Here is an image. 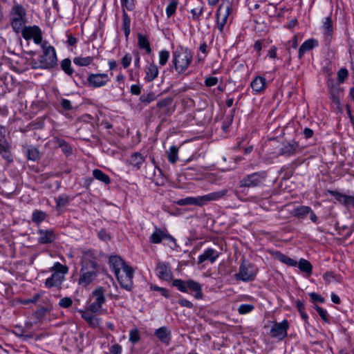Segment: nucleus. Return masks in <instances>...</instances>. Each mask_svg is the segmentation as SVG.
Instances as JSON below:
<instances>
[{"label":"nucleus","instance_id":"4be33fe9","mask_svg":"<svg viewBox=\"0 0 354 354\" xmlns=\"http://www.w3.org/2000/svg\"><path fill=\"white\" fill-rule=\"evenodd\" d=\"M318 46V41L315 39H309L305 41L299 49V58L301 59L304 53L313 49Z\"/></svg>","mask_w":354,"mask_h":354},{"label":"nucleus","instance_id":"de8ad7c7","mask_svg":"<svg viewBox=\"0 0 354 354\" xmlns=\"http://www.w3.org/2000/svg\"><path fill=\"white\" fill-rule=\"evenodd\" d=\"M55 201L57 207H64L68 203V197L66 195H61L56 198Z\"/></svg>","mask_w":354,"mask_h":354},{"label":"nucleus","instance_id":"774afa93","mask_svg":"<svg viewBox=\"0 0 354 354\" xmlns=\"http://www.w3.org/2000/svg\"><path fill=\"white\" fill-rule=\"evenodd\" d=\"M122 347L120 345L115 344L113 345L110 348V353L111 354H121Z\"/></svg>","mask_w":354,"mask_h":354},{"label":"nucleus","instance_id":"4c0bfd02","mask_svg":"<svg viewBox=\"0 0 354 354\" xmlns=\"http://www.w3.org/2000/svg\"><path fill=\"white\" fill-rule=\"evenodd\" d=\"M46 217V214L45 212H44L43 211H41V210H35L32 213V221L34 223H40L43 221H44Z\"/></svg>","mask_w":354,"mask_h":354},{"label":"nucleus","instance_id":"a878e982","mask_svg":"<svg viewBox=\"0 0 354 354\" xmlns=\"http://www.w3.org/2000/svg\"><path fill=\"white\" fill-rule=\"evenodd\" d=\"M144 161L145 158L139 152L132 153L129 160V164L136 169H140Z\"/></svg>","mask_w":354,"mask_h":354},{"label":"nucleus","instance_id":"f257e3e1","mask_svg":"<svg viewBox=\"0 0 354 354\" xmlns=\"http://www.w3.org/2000/svg\"><path fill=\"white\" fill-rule=\"evenodd\" d=\"M111 268L113 270L120 286L130 290L133 287V269L128 266L119 256H111L109 259Z\"/></svg>","mask_w":354,"mask_h":354},{"label":"nucleus","instance_id":"b1692460","mask_svg":"<svg viewBox=\"0 0 354 354\" xmlns=\"http://www.w3.org/2000/svg\"><path fill=\"white\" fill-rule=\"evenodd\" d=\"M250 86L256 93H260L266 87V80L262 76H257L252 81Z\"/></svg>","mask_w":354,"mask_h":354},{"label":"nucleus","instance_id":"c756f323","mask_svg":"<svg viewBox=\"0 0 354 354\" xmlns=\"http://www.w3.org/2000/svg\"><path fill=\"white\" fill-rule=\"evenodd\" d=\"M81 313L82 317L91 326L95 327L97 325L98 322L96 317L91 313L90 311H84V310H80L79 311Z\"/></svg>","mask_w":354,"mask_h":354},{"label":"nucleus","instance_id":"aec40b11","mask_svg":"<svg viewBox=\"0 0 354 354\" xmlns=\"http://www.w3.org/2000/svg\"><path fill=\"white\" fill-rule=\"evenodd\" d=\"M299 144L296 142L292 143H288L281 147L279 150V155L289 157L294 156L297 153L299 152Z\"/></svg>","mask_w":354,"mask_h":354},{"label":"nucleus","instance_id":"37998d69","mask_svg":"<svg viewBox=\"0 0 354 354\" xmlns=\"http://www.w3.org/2000/svg\"><path fill=\"white\" fill-rule=\"evenodd\" d=\"M323 29L325 30V32L328 36L331 35L333 30V21L330 17L326 18V20L323 24Z\"/></svg>","mask_w":354,"mask_h":354},{"label":"nucleus","instance_id":"09e8293b","mask_svg":"<svg viewBox=\"0 0 354 354\" xmlns=\"http://www.w3.org/2000/svg\"><path fill=\"white\" fill-rule=\"evenodd\" d=\"M73 304V300L71 297H65L59 301V306L63 308H68Z\"/></svg>","mask_w":354,"mask_h":354},{"label":"nucleus","instance_id":"1a4fd4ad","mask_svg":"<svg viewBox=\"0 0 354 354\" xmlns=\"http://www.w3.org/2000/svg\"><path fill=\"white\" fill-rule=\"evenodd\" d=\"M22 37L26 40L33 39L36 44H41L42 42V32L37 26H24L21 30Z\"/></svg>","mask_w":354,"mask_h":354},{"label":"nucleus","instance_id":"9d476101","mask_svg":"<svg viewBox=\"0 0 354 354\" xmlns=\"http://www.w3.org/2000/svg\"><path fill=\"white\" fill-rule=\"evenodd\" d=\"M289 328L288 322L286 319L281 322H274L270 331V335L272 337L282 340L287 337V330Z\"/></svg>","mask_w":354,"mask_h":354},{"label":"nucleus","instance_id":"052dcab7","mask_svg":"<svg viewBox=\"0 0 354 354\" xmlns=\"http://www.w3.org/2000/svg\"><path fill=\"white\" fill-rule=\"evenodd\" d=\"M218 83V78L216 77H208L205 80V84L207 86H213Z\"/></svg>","mask_w":354,"mask_h":354},{"label":"nucleus","instance_id":"72a5a7b5","mask_svg":"<svg viewBox=\"0 0 354 354\" xmlns=\"http://www.w3.org/2000/svg\"><path fill=\"white\" fill-rule=\"evenodd\" d=\"M178 149L176 146H171L169 148L167 151V158L171 163L174 164L178 160Z\"/></svg>","mask_w":354,"mask_h":354},{"label":"nucleus","instance_id":"412c9836","mask_svg":"<svg viewBox=\"0 0 354 354\" xmlns=\"http://www.w3.org/2000/svg\"><path fill=\"white\" fill-rule=\"evenodd\" d=\"M97 273L95 270H83L81 272L80 277L78 281L80 285L87 286L91 283L96 277Z\"/></svg>","mask_w":354,"mask_h":354},{"label":"nucleus","instance_id":"5701e85b","mask_svg":"<svg viewBox=\"0 0 354 354\" xmlns=\"http://www.w3.org/2000/svg\"><path fill=\"white\" fill-rule=\"evenodd\" d=\"M12 19L18 20H26V12L21 4H15L10 11Z\"/></svg>","mask_w":354,"mask_h":354},{"label":"nucleus","instance_id":"2eb2a0df","mask_svg":"<svg viewBox=\"0 0 354 354\" xmlns=\"http://www.w3.org/2000/svg\"><path fill=\"white\" fill-rule=\"evenodd\" d=\"M39 235L38 241L41 244H48L53 243L57 238L53 230H39L37 232Z\"/></svg>","mask_w":354,"mask_h":354},{"label":"nucleus","instance_id":"0eeeda50","mask_svg":"<svg viewBox=\"0 0 354 354\" xmlns=\"http://www.w3.org/2000/svg\"><path fill=\"white\" fill-rule=\"evenodd\" d=\"M257 274V268L250 261L243 259L239 266V272L234 274L236 279L252 281Z\"/></svg>","mask_w":354,"mask_h":354},{"label":"nucleus","instance_id":"8fccbe9b","mask_svg":"<svg viewBox=\"0 0 354 354\" xmlns=\"http://www.w3.org/2000/svg\"><path fill=\"white\" fill-rule=\"evenodd\" d=\"M314 308L317 310L321 318L325 322H328V315L327 311L317 305H315Z\"/></svg>","mask_w":354,"mask_h":354},{"label":"nucleus","instance_id":"49530a36","mask_svg":"<svg viewBox=\"0 0 354 354\" xmlns=\"http://www.w3.org/2000/svg\"><path fill=\"white\" fill-rule=\"evenodd\" d=\"M169 57V53L167 50H161L159 53V64L161 66H164L168 61Z\"/></svg>","mask_w":354,"mask_h":354},{"label":"nucleus","instance_id":"a19ab883","mask_svg":"<svg viewBox=\"0 0 354 354\" xmlns=\"http://www.w3.org/2000/svg\"><path fill=\"white\" fill-rule=\"evenodd\" d=\"M278 259L281 262L290 266H295L297 264V262L295 260L281 253L278 254Z\"/></svg>","mask_w":354,"mask_h":354},{"label":"nucleus","instance_id":"4468645a","mask_svg":"<svg viewBox=\"0 0 354 354\" xmlns=\"http://www.w3.org/2000/svg\"><path fill=\"white\" fill-rule=\"evenodd\" d=\"M162 239H167L175 242V239L167 230H162L160 228H156L150 236V242L151 243H159Z\"/></svg>","mask_w":354,"mask_h":354},{"label":"nucleus","instance_id":"cd10ccee","mask_svg":"<svg viewBox=\"0 0 354 354\" xmlns=\"http://www.w3.org/2000/svg\"><path fill=\"white\" fill-rule=\"evenodd\" d=\"M138 45L140 49H144L146 50L147 54H150L151 53V49L150 47V44L148 39V37L145 35L139 33L138 35Z\"/></svg>","mask_w":354,"mask_h":354},{"label":"nucleus","instance_id":"7c9ffc66","mask_svg":"<svg viewBox=\"0 0 354 354\" xmlns=\"http://www.w3.org/2000/svg\"><path fill=\"white\" fill-rule=\"evenodd\" d=\"M93 176L97 180L109 185L111 183V179L108 175L104 173L102 171L98 169H95L93 171Z\"/></svg>","mask_w":354,"mask_h":354},{"label":"nucleus","instance_id":"5fc2aeb1","mask_svg":"<svg viewBox=\"0 0 354 354\" xmlns=\"http://www.w3.org/2000/svg\"><path fill=\"white\" fill-rule=\"evenodd\" d=\"M131 60H132V57L131 55V54L129 53H127L121 59V64L122 65V66L124 68H128L131 63Z\"/></svg>","mask_w":354,"mask_h":354},{"label":"nucleus","instance_id":"0e129e2a","mask_svg":"<svg viewBox=\"0 0 354 354\" xmlns=\"http://www.w3.org/2000/svg\"><path fill=\"white\" fill-rule=\"evenodd\" d=\"M171 103V99L169 97L165 98L158 102L156 106L159 108H165Z\"/></svg>","mask_w":354,"mask_h":354},{"label":"nucleus","instance_id":"423d86ee","mask_svg":"<svg viewBox=\"0 0 354 354\" xmlns=\"http://www.w3.org/2000/svg\"><path fill=\"white\" fill-rule=\"evenodd\" d=\"M172 285L182 292L194 293V297L197 299L203 298L202 286L197 281L192 279L183 281L178 279L173 281Z\"/></svg>","mask_w":354,"mask_h":354},{"label":"nucleus","instance_id":"338daca9","mask_svg":"<svg viewBox=\"0 0 354 354\" xmlns=\"http://www.w3.org/2000/svg\"><path fill=\"white\" fill-rule=\"evenodd\" d=\"M99 238L102 241H109L111 239V236L108 234L104 230H102L98 233Z\"/></svg>","mask_w":354,"mask_h":354},{"label":"nucleus","instance_id":"a18cd8bd","mask_svg":"<svg viewBox=\"0 0 354 354\" xmlns=\"http://www.w3.org/2000/svg\"><path fill=\"white\" fill-rule=\"evenodd\" d=\"M337 75L338 82L343 83L348 76V71L346 68H342L338 71Z\"/></svg>","mask_w":354,"mask_h":354},{"label":"nucleus","instance_id":"39448f33","mask_svg":"<svg viewBox=\"0 0 354 354\" xmlns=\"http://www.w3.org/2000/svg\"><path fill=\"white\" fill-rule=\"evenodd\" d=\"M53 272L52 275L45 281V286L48 288L53 287L62 288V285L65 280V275L68 272V268L59 262H56L53 267L50 268Z\"/></svg>","mask_w":354,"mask_h":354},{"label":"nucleus","instance_id":"473e14b6","mask_svg":"<svg viewBox=\"0 0 354 354\" xmlns=\"http://www.w3.org/2000/svg\"><path fill=\"white\" fill-rule=\"evenodd\" d=\"M122 19H123V30L124 31V35L127 37H128L130 34V32H131V29H130L131 19L124 10H123Z\"/></svg>","mask_w":354,"mask_h":354},{"label":"nucleus","instance_id":"c03bdc74","mask_svg":"<svg viewBox=\"0 0 354 354\" xmlns=\"http://www.w3.org/2000/svg\"><path fill=\"white\" fill-rule=\"evenodd\" d=\"M339 93L340 91L337 88H333L330 91V94L333 102L337 105L340 104V98L339 96Z\"/></svg>","mask_w":354,"mask_h":354},{"label":"nucleus","instance_id":"58836bf2","mask_svg":"<svg viewBox=\"0 0 354 354\" xmlns=\"http://www.w3.org/2000/svg\"><path fill=\"white\" fill-rule=\"evenodd\" d=\"M178 4V0L170 1L166 8V14L168 18L171 17L176 12Z\"/></svg>","mask_w":354,"mask_h":354},{"label":"nucleus","instance_id":"6e6d98bb","mask_svg":"<svg viewBox=\"0 0 354 354\" xmlns=\"http://www.w3.org/2000/svg\"><path fill=\"white\" fill-rule=\"evenodd\" d=\"M101 308H102V306L95 301V302L91 304L87 307L86 310L90 311L91 313H98L100 311Z\"/></svg>","mask_w":354,"mask_h":354},{"label":"nucleus","instance_id":"bb28decb","mask_svg":"<svg viewBox=\"0 0 354 354\" xmlns=\"http://www.w3.org/2000/svg\"><path fill=\"white\" fill-rule=\"evenodd\" d=\"M26 330L25 328L21 326H17L15 327V330H13V333L18 337L21 338L24 341L27 340L28 339L33 338L34 333L32 332H30L26 333Z\"/></svg>","mask_w":354,"mask_h":354},{"label":"nucleus","instance_id":"e2e57ef3","mask_svg":"<svg viewBox=\"0 0 354 354\" xmlns=\"http://www.w3.org/2000/svg\"><path fill=\"white\" fill-rule=\"evenodd\" d=\"M203 7H198V8H194L191 10V12L193 15V18L196 20H197L200 16L202 15L203 13Z\"/></svg>","mask_w":354,"mask_h":354},{"label":"nucleus","instance_id":"c85d7f7f","mask_svg":"<svg viewBox=\"0 0 354 354\" xmlns=\"http://www.w3.org/2000/svg\"><path fill=\"white\" fill-rule=\"evenodd\" d=\"M158 75V66L155 64H150L146 71V77L145 80L147 82H151L155 80Z\"/></svg>","mask_w":354,"mask_h":354},{"label":"nucleus","instance_id":"f03ea898","mask_svg":"<svg viewBox=\"0 0 354 354\" xmlns=\"http://www.w3.org/2000/svg\"><path fill=\"white\" fill-rule=\"evenodd\" d=\"M41 47L42 54L39 56L38 60L32 59L30 60L31 67L34 69H51L57 65V58L56 52L53 46L48 45L47 41H44Z\"/></svg>","mask_w":354,"mask_h":354},{"label":"nucleus","instance_id":"79ce46f5","mask_svg":"<svg viewBox=\"0 0 354 354\" xmlns=\"http://www.w3.org/2000/svg\"><path fill=\"white\" fill-rule=\"evenodd\" d=\"M26 156L28 160L35 161L39 158V151L33 147H30L26 150Z\"/></svg>","mask_w":354,"mask_h":354},{"label":"nucleus","instance_id":"603ef678","mask_svg":"<svg viewBox=\"0 0 354 354\" xmlns=\"http://www.w3.org/2000/svg\"><path fill=\"white\" fill-rule=\"evenodd\" d=\"M140 340L139 331L137 329L131 330L129 333V341L136 344Z\"/></svg>","mask_w":354,"mask_h":354},{"label":"nucleus","instance_id":"7ed1b4c3","mask_svg":"<svg viewBox=\"0 0 354 354\" xmlns=\"http://www.w3.org/2000/svg\"><path fill=\"white\" fill-rule=\"evenodd\" d=\"M227 189H224L197 197L189 196L178 200L176 203L180 206L194 205L201 207L209 202L220 200L227 195Z\"/></svg>","mask_w":354,"mask_h":354},{"label":"nucleus","instance_id":"dca6fc26","mask_svg":"<svg viewBox=\"0 0 354 354\" xmlns=\"http://www.w3.org/2000/svg\"><path fill=\"white\" fill-rule=\"evenodd\" d=\"M154 335L164 344L169 345L171 339V332L166 326L156 330Z\"/></svg>","mask_w":354,"mask_h":354},{"label":"nucleus","instance_id":"20e7f679","mask_svg":"<svg viewBox=\"0 0 354 354\" xmlns=\"http://www.w3.org/2000/svg\"><path fill=\"white\" fill-rule=\"evenodd\" d=\"M193 59V53L187 48H180L173 53L172 66L178 73L185 72Z\"/></svg>","mask_w":354,"mask_h":354},{"label":"nucleus","instance_id":"bf43d9fd","mask_svg":"<svg viewBox=\"0 0 354 354\" xmlns=\"http://www.w3.org/2000/svg\"><path fill=\"white\" fill-rule=\"evenodd\" d=\"M151 288L153 290H157L161 293L162 296H164L166 298H168L169 297L168 290L166 288L158 287L157 286H151Z\"/></svg>","mask_w":354,"mask_h":354},{"label":"nucleus","instance_id":"9b49d317","mask_svg":"<svg viewBox=\"0 0 354 354\" xmlns=\"http://www.w3.org/2000/svg\"><path fill=\"white\" fill-rule=\"evenodd\" d=\"M109 78L106 73H92L87 78L88 84L93 88L101 87L107 84Z\"/></svg>","mask_w":354,"mask_h":354},{"label":"nucleus","instance_id":"680f3d73","mask_svg":"<svg viewBox=\"0 0 354 354\" xmlns=\"http://www.w3.org/2000/svg\"><path fill=\"white\" fill-rule=\"evenodd\" d=\"M61 106L64 111H70L72 109L71 103L68 100L61 99Z\"/></svg>","mask_w":354,"mask_h":354},{"label":"nucleus","instance_id":"3c124183","mask_svg":"<svg viewBox=\"0 0 354 354\" xmlns=\"http://www.w3.org/2000/svg\"><path fill=\"white\" fill-rule=\"evenodd\" d=\"M253 309L254 306L251 304H241L238 308V312L243 315L251 312Z\"/></svg>","mask_w":354,"mask_h":354},{"label":"nucleus","instance_id":"69168bd1","mask_svg":"<svg viewBox=\"0 0 354 354\" xmlns=\"http://www.w3.org/2000/svg\"><path fill=\"white\" fill-rule=\"evenodd\" d=\"M41 294L37 293L33 295V297L30 299H25L22 301L24 304H28L30 303H36L38 299L40 298Z\"/></svg>","mask_w":354,"mask_h":354},{"label":"nucleus","instance_id":"c9c22d12","mask_svg":"<svg viewBox=\"0 0 354 354\" xmlns=\"http://www.w3.org/2000/svg\"><path fill=\"white\" fill-rule=\"evenodd\" d=\"M61 68L68 75H72L73 70L71 67V62L68 58L63 59L61 62Z\"/></svg>","mask_w":354,"mask_h":354},{"label":"nucleus","instance_id":"a211bd4d","mask_svg":"<svg viewBox=\"0 0 354 354\" xmlns=\"http://www.w3.org/2000/svg\"><path fill=\"white\" fill-rule=\"evenodd\" d=\"M219 255L220 252L212 248H207L198 257V263L201 264L205 261H209L211 263H214Z\"/></svg>","mask_w":354,"mask_h":354},{"label":"nucleus","instance_id":"864d4df0","mask_svg":"<svg viewBox=\"0 0 354 354\" xmlns=\"http://www.w3.org/2000/svg\"><path fill=\"white\" fill-rule=\"evenodd\" d=\"M140 100L143 103L149 104L155 100V95L152 93L143 94L141 95Z\"/></svg>","mask_w":354,"mask_h":354},{"label":"nucleus","instance_id":"393cba45","mask_svg":"<svg viewBox=\"0 0 354 354\" xmlns=\"http://www.w3.org/2000/svg\"><path fill=\"white\" fill-rule=\"evenodd\" d=\"M311 212L312 209L310 207L301 205L295 208L292 212V214L298 218H304Z\"/></svg>","mask_w":354,"mask_h":354},{"label":"nucleus","instance_id":"e433bc0d","mask_svg":"<svg viewBox=\"0 0 354 354\" xmlns=\"http://www.w3.org/2000/svg\"><path fill=\"white\" fill-rule=\"evenodd\" d=\"M298 267L301 271L304 272L307 274H311L312 272V266L310 263L306 259H301L299 261Z\"/></svg>","mask_w":354,"mask_h":354},{"label":"nucleus","instance_id":"f8f14e48","mask_svg":"<svg viewBox=\"0 0 354 354\" xmlns=\"http://www.w3.org/2000/svg\"><path fill=\"white\" fill-rule=\"evenodd\" d=\"M230 7H223V5H220L216 12V22L217 28L220 32L223 30L224 26L227 23V18L230 12Z\"/></svg>","mask_w":354,"mask_h":354},{"label":"nucleus","instance_id":"6e6552de","mask_svg":"<svg viewBox=\"0 0 354 354\" xmlns=\"http://www.w3.org/2000/svg\"><path fill=\"white\" fill-rule=\"evenodd\" d=\"M267 174L266 171L254 172L245 176L239 181L240 187L252 188L263 184Z\"/></svg>","mask_w":354,"mask_h":354},{"label":"nucleus","instance_id":"f3484780","mask_svg":"<svg viewBox=\"0 0 354 354\" xmlns=\"http://www.w3.org/2000/svg\"><path fill=\"white\" fill-rule=\"evenodd\" d=\"M0 154L7 161L10 162L12 161L10 146L2 134H0Z\"/></svg>","mask_w":354,"mask_h":354},{"label":"nucleus","instance_id":"6ab92c4d","mask_svg":"<svg viewBox=\"0 0 354 354\" xmlns=\"http://www.w3.org/2000/svg\"><path fill=\"white\" fill-rule=\"evenodd\" d=\"M157 274L159 278L165 281L172 279V272L169 265L165 263H158L156 266Z\"/></svg>","mask_w":354,"mask_h":354},{"label":"nucleus","instance_id":"ea45409f","mask_svg":"<svg viewBox=\"0 0 354 354\" xmlns=\"http://www.w3.org/2000/svg\"><path fill=\"white\" fill-rule=\"evenodd\" d=\"M26 20H18L11 19V26L16 32H21L22 29L24 28Z\"/></svg>","mask_w":354,"mask_h":354},{"label":"nucleus","instance_id":"2f4dec72","mask_svg":"<svg viewBox=\"0 0 354 354\" xmlns=\"http://www.w3.org/2000/svg\"><path fill=\"white\" fill-rule=\"evenodd\" d=\"M94 59L93 57H76L73 59V63L79 66H87L90 65Z\"/></svg>","mask_w":354,"mask_h":354},{"label":"nucleus","instance_id":"13d9d810","mask_svg":"<svg viewBox=\"0 0 354 354\" xmlns=\"http://www.w3.org/2000/svg\"><path fill=\"white\" fill-rule=\"evenodd\" d=\"M309 296L313 302L324 303V298L316 292H310Z\"/></svg>","mask_w":354,"mask_h":354},{"label":"nucleus","instance_id":"f704fd0d","mask_svg":"<svg viewBox=\"0 0 354 354\" xmlns=\"http://www.w3.org/2000/svg\"><path fill=\"white\" fill-rule=\"evenodd\" d=\"M93 295L95 297V302L102 305L105 301L104 290L102 288H98L93 291Z\"/></svg>","mask_w":354,"mask_h":354},{"label":"nucleus","instance_id":"ddd939ff","mask_svg":"<svg viewBox=\"0 0 354 354\" xmlns=\"http://www.w3.org/2000/svg\"><path fill=\"white\" fill-rule=\"evenodd\" d=\"M97 266V263L94 254L91 250L84 252L82 258L81 272L87 269L95 270Z\"/></svg>","mask_w":354,"mask_h":354},{"label":"nucleus","instance_id":"4d7b16f0","mask_svg":"<svg viewBox=\"0 0 354 354\" xmlns=\"http://www.w3.org/2000/svg\"><path fill=\"white\" fill-rule=\"evenodd\" d=\"M330 194L335 197V198L341 203H343L346 205V198H348V196L340 194L337 192H330Z\"/></svg>","mask_w":354,"mask_h":354}]
</instances>
